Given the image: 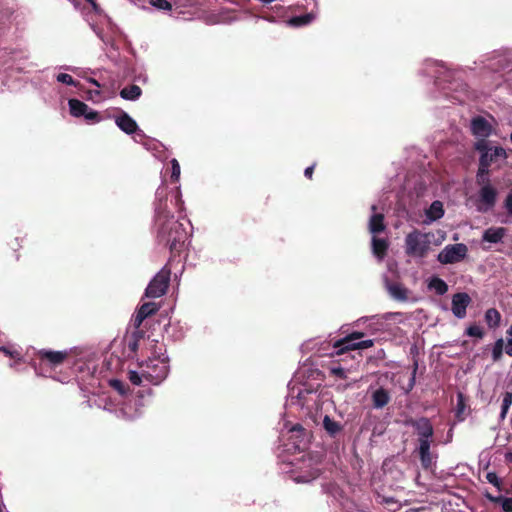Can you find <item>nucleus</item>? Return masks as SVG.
I'll return each instance as SVG.
<instances>
[{
    "label": "nucleus",
    "mask_w": 512,
    "mask_h": 512,
    "mask_svg": "<svg viewBox=\"0 0 512 512\" xmlns=\"http://www.w3.org/2000/svg\"><path fill=\"white\" fill-rule=\"evenodd\" d=\"M154 226L157 243L168 247L172 255H179L188 239L184 224L179 220H171Z\"/></svg>",
    "instance_id": "obj_1"
},
{
    "label": "nucleus",
    "mask_w": 512,
    "mask_h": 512,
    "mask_svg": "<svg viewBox=\"0 0 512 512\" xmlns=\"http://www.w3.org/2000/svg\"><path fill=\"white\" fill-rule=\"evenodd\" d=\"M432 233H423L418 229H414L405 237V253L411 257L424 258L431 244Z\"/></svg>",
    "instance_id": "obj_2"
},
{
    "label": "nucleus",
    "mask_w": 512,
    "mask_h": 512,
    "mask_svg": "<svg viewBox=\"0 0 512 512\" xmlns=\"http://www.w3.org/2000/svg\"><path fill=\"white\" fill-rule=\"evenodd\" d=\"M144 379L154 385L161 383L168 375V358H148L139 363Z\"/></svg>",
    "instance_id": "obj_3"
},
{
    "label": "nucleus",
    "mask_w": 512,
    "mask_h": 512,
    "mask_svg": "<svg viewBox=\"0 0 512 512\" xmlns=\"http://www.w3.org/2000/svg\"><path fill=\"white\" fill-rule=\"evenodd\" d=\"M363 337V332H352L346 337L335 341L333 344V348L336 350L335 354L342 355L347 351L366 349L374 345V341L371 339L357 341Z\"/></svg>",
    "instance_id": "obj_4"
},
{
    "label": "nucleus",
    "mask_w": 512,
    "mask_h": 512,
    "mask_svg": "<svg viewBox=\"0 0 512 512\" xmlns=\"http://www.w3.org/2000/svg\"><path fill=\"white\" fill-rule=\"evenodd\" d=\"M174 220V215L168 206V188L165 185L156 190V199L154 202V225L167 223Z\"/></svg>",
    "instance_id": "obj_5"
},
{
    "label": "nucleus",
    "mask_w": 512,
    "mask_h": 512,
    "mask_svg": "<svg viewBox=\"0 0 512 512\" xmlns=\"http://www.w3.org/2000/svg\"><path fill=\"white\" fill-rule=\"evenodd\" d=\"M171 270L164 266L148 284L145 295L149 298H158L164 295L170 282Z\"/></svg>",
    "instance_id": "obj_6"
},
{
    "label": "nucleus",
    "mask_w": 512,
    "mask_h": 512,
    "mask_svg": "<svg viewBox=\"0 0 512 512\" xmlns=\"http://www.w3.org/2000/svg\"><path fill=\"white\" fill-rule=\"evenodd\" d=\"M468 248L463 243L447 245L437 256L441 264L460 262L467 256Z\"/></svg>",
    "instance_id": "obj_7"
},
{
    "label": "nucleus",
    "mask_w": 512,
    "mask_h": 512,
    "mask_svg": "<svg viewBox=\"0 0 512 512\" xmlns=\"http://www.w3.org/2000/svg\"><path fill=\"white\" fill-rule=\"evenodd\" d=\"M36 359L39 360L40 365H46L50 368H57L68 359L69 353L67 351H54L50 349H40L35 353Z\"/></svg>",
    "instance_id": "obj_8"
},
{
    "label": "nucleus",
    "mask_w": 512,
    "mask_h": 512,
    "mask_svg": "<svg viewBox=\"0 0 512 512\" xmlns=\"http://www.w3.org/2000/svg\"><path fill=\"white\" fill-rule=\"evenodd\" d=\"M475 150L483 153H487L489 165L498 161V159H505L507 157L506 151L502 147H491L490 142L486 139H479L474 145Z\"/></svg>",
    "instance_id": "obj_9"
},
{
    "label": "nucleus",
    "mask_w": 512,
    "mask_h": 512,
    "mask_svg": "<svg viewBox=\"0 0 512 512\" xmlns=\"http://www.w3.org/2000/svg\"><path fill=\"white\" fill-rule=\"evenodd\" d=\"M497 200V190L492 187L489 183L482 186L479 191V204L477 206L478 211L486 212L493 208Z\"/></svg>",
    "instance_id": "obj_10"
},
{
    "label": "nucleus",
    "mask_w": 512,
    "mask_h": 512,
    "mask_svg": "<svg viewBox=\"0 0 512 512\" xmlns=\"http://www.w3.org/2000/svg\"><path fill=\"white\" fill-rule=\"evenodd\" d=\"M407 424L412 426L418 435V439L432 438L434 435V428L431 421L427 417L418 419H410Z\"/></svg>",
    "instance_id": "obj_11"
},
{
    "label": "nucleus",
    "mask_w": 512,
    "mask_h": 512,
    "mask_svg": "<svg viewBox=\"0 0 512 512\" xmlns=\"http://www.w3.org/2000/svg\"><path fill=\"white\" fill-rule=\"evenodd\" d=\"M471 303V297L465 292H459L452 297V313L455 317L463 319L466 317L467 307Z\"/></svg>",
    "instance_id": "obj_12"
},
{
    "label": "nucleus",
    "mask_w": 512,
    "mask_h": 512,
    "mask_svg": "<svg viewBox=\"0 0 512 512\" xmlns=\"http://www.w3.org/2000/svg\"><path fill=\"white\" fill-rule=\"evenodd\" d=\"M471 131L474 136L486 139L492 133V126L484 117L476 116L471 121Z\"/></svg>",
    "instance_id": "obj_13"
},
{
    "label": "nucleus",
    "mask_w": 512,
    "mask_h": 512,
    "mask_svg": "<svg viewBox=\"0 0 512 512\" xmlns=\"http://www.w3.org/2000/svg\"><path fill=\"white\" fill-rule=\"evenodd\" d=\"M115 123L120 130L129 135L135 133L138 130L136 121L124 111L121 112L120 116L116 117Z\"/></svg>",
    "instance_id": "obj_14"
},
{
    "label": "nucleus",
    "mask_w": 512,
    "mask_h": 512,
    "mask_svg": "<svg viewBox=\"0 0 512 512\" xmlns=\"http://www.w3.org/2000/svg\"><path fill=\"white\" fill-rule=\"evenodd\" d=\"M506 235V229L504 227L488 228L484 231L482 239L483 241L490 243H499Z\"/></svg>",
    "instance_id": "obj_15"
},
{
    "label": "nucleus",
    "mask_w": 512,
    "mask_h": 512,
    "mask_svg": "<svg viewBox=\"0 0 512 512\" xmlns=\"http://www.w3.org/2000/svg\"><path fill=\"white\" fill-rule=\"evenodd\" d=\"M390 399H391V397H390L389 392L382 387L375 390L372 393V403H373V406L377 409H380V408H383L384 406H386L389 403Z\"/></svg>",
    "instance_id": "obj_16"
},
{
    "label": "nucleus",
    "mask_w": 512,
    "mask_h": 512,
    "mask_svg": "<svg viewBox=\"0 0 512 512\" xmlns=\"http://www.w3.org/2000/svg\"><path fill=\"white\" fill-rule=\"evenodd\" d=\"M489 161H488V155L487 153H483L482 155H480V159H479V168H478V172H477V182L478 184H482V183H485L486 181H488V179L485 178V176H487L489 174Z\"/></svg>",
    "instance_id": "obj_17"
},
{
    "label": "nucleus",
    "mask_w": 512,
    "mask_h": 512,
    "mask_svg": "<svg viewBox=\"0 0 512 512\" xmlns=\"http://www.w3.org/2000/svg\"><path fill=\"white\" fill-rule=\"evenodd\" d=\"M316 18V14L314 12H309L300 16H293L288 21L287 24L291 27H302L309 25Z\"/></svg>",
    "instance_id": "obj_18"
},
{
    "label": "nucleus",
    "mask_w": 512,
    "mask_h": 512,
    "mask_svg": "<svg viewBox=\"0 0 512 512\" xmlns=\"http://www.w3.org/2000/svg\"><path fill=\"white\" fill-rule=\"evenodd\" d=\"M444 215L443 204L441 201H433L430 207L426 210V217L429 222L436 221Z\"/></svg>",
    "instance_id": "obj_19"
},
{
    "label": "nucleus",
    "mask_w": 512,
    "mask_h": 512,
    "mask_svg": "<svg viewBox=\"0 0 512 512\" xmlns=\"http://www.w3.org/2000/svg\"><path fill=\"white\" fill-rule=\"evenodd\" d=\"M385 228L384 215L381 213L373 214L369 220L370 232L373 234L380 233L383 232Z\"/></svg>",
    "instance_id": "obj_20"
},
{
    "label": "nucleus",
    "mask_w": 512,
    "mask_h": 512,
    "mask_svg": "<svg viewBox=\"0 0 512 512\" xmlns=\"http://www.w3.org/2000/svg\"><path fill=\"white\" fill-rule=\"evenodd\" d=\"M321 474V470L316 467H311L309 470L304 471L294 477L297 483H308L317 479Z\"/></svg>",
    "instance_id": "obj_21"
},
{
    "label": "nucleus",
    "mask_w": 512,
    "mask_h": 512,
    "mask_svg": "<svg viewBox=\"0 0 512 512\" xmlns=\"http://www.w3.org/2000/svg\"><path fill=\"white\" fill-rule=\"evenodd\" d=\"M142 95V89L138 85H129L120 91V96L125 100L135 101Z\"/></svg>",
    "instance_id": "obj_22"
},
{
    "label": "nucleus",
    "mask_w": 512,
    "mask_h": 512,
    "mask_svg": "<svg viewBox=\"0 0 512 512\" xmlns=\"http://www.w3.org/2000/svg\"><path fill=\"white\" fill-rule=\"evenodd\" d=\"M68 104L70 113L74 117H81L87 113L88 105L78 99H70Z\"/></svg>",
    "instance_id": "obj_23"
},
{
    "label": "nucleus",
    "mask_w": 512,
    "mask_h": 512,
    "mask_svg": "<svg viewBox=\"0 0 512 512\" xmlns=\"http://www.w3.org/2000/svg\"><path fill=\"white\" fill-rule=\"evenodd\" d=\"M484 319L489 328L495 329L500 325L501 314L497 309L489 308L485 312Z\"/></svg>",
    "instance_id": "obj_24"
},
{
    "label": "nucleus",
    "mask_w": 512,
    "mask_h": 512,
    "mask_svg": "<svg viewBox=\"0 0 512 512\" xmlns=\"http://www.w3.org/2000/svg\"><path fill=\"white\" fill-rule=\"evenodd\" d=\"M388 291L398 301H406L408 299L407 289L399 283L388 284Z\"/></svg>",
    "instance_id": "obj_25"
},
{
    "label": "nucleus",
    "mask_w": 512,
    "mask_h": 512,
    "mask_svg": "<svg viewBox=\"0 0 512 512\" xmlns=\"http://www.w3.org/2000/svg\"><path fill=\"white\" fill-rule=\"evenodd\" d=\"M372 249L373 253L380 259H382L388 250V242L385 239L373 237L372 238Z\"/></svg>",
    "instance_id": "obj_26"
},
{
    "label": "nucleus",
    "mask_w": 512,
    "mask_h": 512,
    "mask_svg": "<svg viewBox=\"0 0 512 512\" xmlns=\"http://www.w3.org/2000/svg\"><path fill=\"white\" fill-rule=\"evenodd\" d=\"M323 427L330 436H336L341 432L342 426L339 422L332 419L330 416L325 415L323 419Z\"/></svg>",
    "instance_id": "obj_27"
},
{
    "label": "nucleus",
    "mask_w": 512,
    "mask_h": 512,
    "mask_svg": "<svg viewBox=\"0 0 512 512\" xmlns=\"http://www.w3.org/2000/svg\"><path fill=\"white\" fill-rule=\"evenodd\" d=\"M466 408H467V405H466V400H465V396L463 393L461 392H458L457 393V406H456V411H455V417L456 419L459 421V422H462L465 420L466 418Z\"/></svg>",
    "instance_id": "obj_28"
},
{
    "label": "nucleus",
    "mask_w": 512,
    "mask_h": 512,
    "mask_svg": "<svg viewBox=\"0 0 512 512\" xmlns=\"http://www.w3.org/2000/svg\"><path fill=\"white\" fill-rule=\"evenodd\" d=\"M486 497L489 501L495 504H500L503 511L512 512V498H506L503 496H493L489 493L486 494Z\"/></svg>",
    "instance_id": "obj_29"
},
{
    "label": "nucleus",
    "mask_w": 512,
    "mask_h": 512,
    "mask_svg": "<svg viewBox=\"0 0 512 512\" xmlns=\"http://www.w3.org/2000/svg\"><path fill=\"white\" fill-rule=\"evenodd\" d=\"M429 288L434 289L438 295H444L448 291L447 283L439 277L431 279Z\"/></svg>",
    "instance_id": "obj_30"
},
{
    "label": "nucleus",
    "mask_w": 512,
    "mask_h": 512,
    "mask_svg": "<svg viewBox=\"0 0 512 512\" xmlns=\"http://www.w3.org/2000/svg\"><path fill=\"white\" fill-rule=\"evenodd\" d=\"M159 310V307L154 302H146L143 303L137 312H139L141 315H143L145 318L154 315Z\"/></svg>",
    "instance_id": "obj_31"
},
{
    "label": "nucleus",
    "mask_w": 512,
    "mask_h": 512,
    "mask_svg": "<svg viewBox=\"0 0 512 512\" xmlns=\"http://www.w3.org/2000/svg\"><path fill=\"white\" fill-rule=\"evenodd\" d=\"M511 404H512V392L511 391H506L503 394V399H502L501 412H500V419L501 420H504L506 418Z\"/></svg>",
    "instance_id": "obj_32"
},
{
    "label": "nucleus",
    "mask_w": 512,
    "mask_h": 512,
    "mask_svg": "<svg viewBox=\"0 0 512 512\" xmlns=\"http://www.w3.org/2000/svg\"><path fill=\"white\" fill-rule=\"evenodd\" d=\"M124 343L129 350V353L127 356L129 358H134V356L136 355V352L139 348V341H136V340L130 338L129 336H126L124 338Z\"/></svg>",
    "instance_id": "obj_33"
},
{
    "label": "nucleus",
    "mask_w": 512,
    "mask_h": 512,
    "mask_svg": "<svg viewBox=\"0 0 512 512\" xmlns=\"http://www.w3.org/2000/svg\"><path fill=\"white\" fill-rule=\"evenodd\" d=\"M503 346H504V341L502 338L498 339L494 346H493V350H492V359L494 362H498L501 360L502 358V355H503Z\"/></svg>",
    "instance_id": "obj_34"
},
{
    "label": "nucleus",
    "mask_w": 512,
    "mask_h": 512,
    "mask_svg": "<svg viewBox=\"0 0 512 512\" xmlns=\"http://www.w3.org/2000/svg\"><path fill=\"white\" fill-rule=\"evenodd\" d=\"M418 454H419V458H420V462H421L422 467L424 469L431 468V466L433 464V457H432L431 452L430 451H425V452H420Z\"/></svg>",
    "instance_id": "obj_35"
},
{
    "label": "nucleus",
    "mask_w": 512,
    "mask_h": 512,
    "mask_svg": "<svg viewBox=\"0 0 512 512\" xmlns=\"http://www.w3.org/2000/svg\"><path fill=\"white\" fill-rule=\"evenodd\" d=\"M466 335L470 336V337H476V338H483L484 336V332L482 330V328L476 324H473V325H470L467 329H466Z\"/></svg>",
    "instance_id": "obj_36"
},
{
    "label": "nucleus",
    "mask_w": 512,
    "mask_h": 512,
    "mask_svg": "<svg viewBox=\"0 0 512 512\" xmlns=\"http://www.w3.org/2000/svg\"><path fill=\"white\" fill-rule=\"evenodd\" d=\"M57 81L66 85L74 86L76 87L78 82L74 80V78L67 74V73H60L57 76Z\"/></svg>",
    "instance_id": "obj_37"
},
{
    "label": "nucleus",
    "mask_w": 512,
    "mask_h": 512,
    "mask_svg": "<svg viewBox=\"0 0 512 512\" xmlns=\"http://www.w3.org/2000/svg\"><path fill=\"white\" fill-rule=\"evenodd\" d=\"M110 386L116 391H118L121 395H125L129 390V388L126 387V385L121 380L118 379H112L110 381Z\"/></svg>",
    "instance_id": "obj_38"
},
{
    "label": "nucleus",
    "mask_w": 512,
    "mask_h": 512,
    "mask_svg": "<svg viewBox=\"0 0 512 512\" xmlns=\"http://www.w3.org/2000/svg\"><path fill=\"white\" fill-rule=\"evenodd\" d=\"M149 3L159 10H171L172 5L167 0H149Z\"/></svg>",
    "instance_id": "obj_39"
},
{
    "label": "nucleus",
    "mask_w": 512,
    "mask_h": 512,
    "mask_svg": "<svg viewBox=\"0 0 512 512\" xmlns=\"http://www.w3.org/2000/svg\"><path fill=\"white\" fill-rule=\"evenodd\" d=\"M128 379L133 385L139 386L141 385L142 379H144V377L142 376V371L138 373L131 370L128 372Z\"/></svg>",
    "instance_id": "obj_40"
},
{
    "label": "nucleus",
    "mask_w": 512,
    "mask_h": 512,
    "mask_svg": "<svg viewBox=\"0 0 512 512\" xmlns=\"http://www.w3.org/2000/svg\"><path fill=\"white\" fill-rule=\"evenodd\" d=\"M172 173L171 180L177 182L180 177V165L176 159L171 160Z\"/></svg>",
    "instance_id": "obj_41"
},
{
    "label": "nucleus",
    "mask_w": 512,
    "mask_h": 512,
    "mask_svg": "<svg viewBox=\"0 0 512 512\" xmlns=\"http://www.w3.org/2000/svg\"><path fill=\"white\" fill-rule=\"evenodd\" d=\"M418 442H419L418 453L430 451L432 438L418 439Z\"/></svg>",
    "instance_id": "obj_42"
},
{
    "label": "nucleus",
    "mask_w": 512,
    "mask_h": 512,
    "mask_svg": "<svg viewBox=\"0 0 512 512\" xmlns=\"http://www.w3.org/2000/svg\"><path fill=\"white\" fill-rule=\"evenodd\" d=\"M487 481L498 488V490H501V481L498 478L497 474L495 472H489L486 475Z\"/></svg>",
    "instance_id": "obj_43"
},
{
    "label": "nucleus",
    "mask_w": 512,
    "mask_h": 512,
    "mask_svg": "<svg viewBox=\"0 0 512 512\" xmlns=\"http://www.w3.org/2000/svg\"><path fill=\"white\" fill-rule=\"evenodd\" d=\"M87 121L99 122L101 117L97 111H94L88 107L87 113L83 116Z\"/></svg>",
    "instance_id": "obj_44"
},
{
    "label": "nucleus",
    "mask_w": 512,
    "mask_h": 512,
    "mask_svg": "<svg viewBox=\"0 0 512 512\" xmlns=\"http://www.w3.org/2000/svg\"><path fill=\"white\" fill-rule=\"evenodd\" d=\"M157 344H158V341L157 340H152V345H151V348H150V353L152 355L151 358H163L164 355L162 353V349L161 348H158L157 347Z\"/></svg>",
    "instance_id": "obj_45"
},
{
    "label": "nucleus",
    "mask_w": 512,
    "mask_h": 512,
    "mask_svg": "<svg viewBox=\"0 0 512 512\" xmlns=\"http://www.w3.org/2000/svg\"><path fill=\"white\" fill-rule=\"evenodd\" d=\"M330 373L340 379H345L347 377L345 369L341 366L331 367Z\"/></svg>",
    "instance_id": "obj_46"
},
{
    "label": "nucleus",
    "mask_w": 512,
    "mask_h": 512,
    "mask_svg": "<svg viewBox=\"0 0 512 512\" xmlns=\"http://www.w3.org/2000/svg\"><path fill=\"white\" fill-rule=\"evenodd\" d=\"M506 334L508 337L505 352L507 355L512 356V325L508 328Z\"/></svg>",
    "instance_id": "obj_47"
},
{
    "label": "nucleus",
    "mask_w": 512,
    "mask_h": 512,
    "mask_svg": "<svg viewBox=\"0 0 512 512\" xmlns=\"http://www.w3.org/2000/svg\"><path fill=\"white\" fill-rule=\"evenodd\" d=\"M145 332L141 330L140 328H135V330L128 335L130 338L139 341L144 338Z\"/></svg>",
    "instance_id": "obj_48"
},
{
    "label": "nucleus",
    "mask_w": 512,
    "mask_h": 512,
    "mask_svg": "<svg viewBox=\"0 0 512 512\" xmlns=\"http://www.w3.org/2000/svg\"><path fill=\"white\" fill-rule=\"evenodd\" d=\"M417 369H418V363L415 361V362H414V365H413V372H412V376H411V378H410V381H409V385H408V389H407V391L412 390V388H413V387H414V385H415Z\"/></svg>",
    "instance_id": "obj_49"
},
{
    "label": "nucleus",
    "mask_w": 512,
    "mask_h": 512,
    "mask_svg": "<svg viewBox=\"0 0 512 512\" xmlns=\"http://www.w3.org/2000/svg\"><path fill=\"white\" fill-rule=\"evenodd\" d=\"M504 206L508 212L509 215L512 216V192H510L504 202Z\"/></svg>",
    "instance_id": "obj_50"
},
{
    "label": "nucleus",
    "mask_w": 512,
    "mask_h": 512,
    "mask_svg": "<svg viewBox=\"0 0 512 512\" xmlns=\"http://www.w3.org/2000/svg\"><path fill=\"white\" fill-rule=\"evenodd\" d=\"M145 319L146 318L143 315H141L139 312H137L133 319V324H134L135 328H140L141 324L143 323V321Z\"/></svg>",
    "instance_id": "obj_51"
},
{
    "label": "nucleus",
    "mask_w": 512,
    "mask_h": 512,
    "mask_svg": "<svg viewBox=\"0 0 512 512\" xmlns=\"http://www.w3.org/2000/svg\"><path fill=\"white\" fill-rule=\"evenodd\" d=\"M0 351H2L5 355H7L13 359L19 357V353L17 351H11L10 349H8L7 347H4V346L0 348Z\"/></svg>",
    "instance_id": "obj_52"
},
{
    "label": "nucleus",
    "mask_w": 512,
    "mask_h": 512,
    "mask_svg": "<svg viewBox=\"0 0 512 512\" xmlns=\"http://www.w3.org/2000/svg\"><path fill=\"white\" fill-rule=\"evenodd\" d=\"M183 201L181 199V192L180 189L177 188L176 195H175V205L179 207V210L181 211L183 209Z\"/></svg>",
    "instance_id": "obj_53"
},
{
    "label": "nucleus",
    "mask_w": 512,
    "mask_h": 512,
    "mask_svg": "<svg viewBox=\"0 0 512 512\" xmlns=\"http://www.w3.org/2000/svg\"><path fill=\"white\" fill-rule=\"evenodd\" d=\"M315 165L316 164H313L309 167H307L304 171V175L305 177H307L308 179H312V176H313V173H314V169H315Z\"/></svg>",
    "instance_id": "obj_54"
},
{
    "label": "nucleus",
    "mask_w": 512,
    "mask_h": 512,
    "mask_svg": "<svg viewBox=\"0 0 512 512\" xmlns=\"http://www.w3.org/2000/svg\"><path fill=\"white\" fill-rule=\"evenodd\" d=\"M87 3H89L92 7V10L95 12V13H99L100 12V6L98 5V3L96 2V0H85Z\"/></svg>",
    "instance_id": "obj_55"
},
{
    "label": "nucleus",
    "mask_w": 512,
    "mask_h": 512,
    "mask_svg": "<svg viewBox=\"0 0 512 512\" xmlns=\"http://www.w3.org/2000/svg\"><path fill=\"white\" fill-rule=\"evenodd\" d=\"M398 315H401V313H399V312H396V313H388V314L385 316V319H389L391 316H398Z\"/></svg>",
    "instance_id": "obj_56"
},
{
    "label": "nucleus",
    "mask_w": 512,
    "mask_h": 512,
    "mask_svg": "<svg viewBox=\"0 0 512 512\" xmlns=\"http://www.w3.org/2000/svg\"><path fill=\"white\" fill-rule=\"evenodd\" d=\"M293 430H295V431H296V430L302 431V430H304V429H303V427H302L301 425L297 424V425L293 428Z\"/></svg>",
    "instance_id": "obj_57"
},
{
    "label": "nucleus",
    "mask_w": 512,
    "mask_h": 512,
    "mask_svg": "<svg viewBox=\"0 0 512 512\" xmlns=\"http://www.w3.org/2000/svg\"><path fill=\"white\" fill-rule=\"evenodd\" d=\"M92 83H94L95 85L99 86V83L96 80H92Z\"/></svg>",
    "instance_id": "obj_58"
},
{
    "label": "nucleus",
    "mask_w": 512,
    "mask_h": 512,
    "mask_svg": "<svg viewBox=\"0 0 512 512\" xmlns=\"http://www.w3.org/2000/svg\"><path fill=\"white\" fill-rule=\"evenodd\" d=\"M507 457H510V459H512V454L511 453L508 454Z\"/></svg>",
    "instance_id": "obj_59"
}]
</instances>
